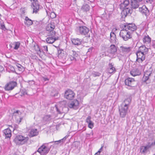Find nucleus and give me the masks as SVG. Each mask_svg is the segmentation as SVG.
<instances>
[{"instance_id":"obj_15","label":"nucleus","mask_w":155,"mask_h":155,"mask_svg":"<svg viewBox=\"0 0 155 155\" xmlns=\"http://www.w3.org/2000/svg\"><path fill=\"white\" fill-rule=\"evenodd\" d=\"M68 107L74 110H77L79 107V101L77 100H74L71 101L69 104Z\"/></svg>"},{"instance_id":"obj_4","label":"nucleus","mask_w":155,"mask_h":155,"mask_svg":"<svg viewBox=\"0 0 155 155\" xmlns=\"http://www.w3.org/2000/svg\"><path fill=\"white\" fill-rule=\"evenodd\" d=\"M75 31L78 35H86L88 33L89 29L85 26L80 25L76 27Z\"/></svg>"},{"instance_id":"obj_48","label":"nucleus","mask_w":155,"mask_h":155,"mask_svg":"<svg viewBox=\"0 0 155 155\" xmlns=\"http://www.w3.org/2000/svg\"><path fill=\"white\" fill-rule=\"evenodd\" d=\"M103 147H104V145H102L101 148L99 149V150L98 151V153H100L103 150Z\"/></svg>"},{"instance_id":"obj_47","label":"nucleus","mask_w":155,"mask_h":155,"mask_svg":"<svg viewBox=\"0 0 155 155\" xmlns=\"http://www.w3.org/2000/svg\"><path fill=\"white\" fill-rule=\"evenodd\" d=\"M69 58L70 60L71 61H74V60L75 61H76V57H74L73 56H72L71 55V54H69Z\"/></svg>"},{"instance_id":"obj_5","label":"nucleus","mask_w":155,"mask_h":155,"mask_svg":"<svg viewBox=\"0 0 155 155\" xmlns=\"http://www.w3.org/2000/svg\"><path fill=\"white\" fill-rule=\"evenodd\" d=\"M48 143L43 144L38 149V152L41 155H46L49 152L50 147L47 146Z\"/></svg>"},{"instance_id":"obj_23","label":"nucleus","mask_w":155,"mask_h":155,"mask_svg":"<svg viewBox=\"0 0 155 155\" xmlns=\"http://www.w3.org/2000/svg\"><path fill=\"white\" fill-rule=\"evenodd\" d=\"M117 40L116 35L114 33L111 32L110 33V42L112 43L116 44L117 42Z\"/></svg>"},{"instance_id":"obj_26","label":"nucleus","mask_w":155,"mask_h":155,"mask_svg":"<svg viewBox=\"0 0 155 155\" xmlns=\"http://www.w3.org/2000/svg\"><path fill=\"white\" fill-rule=\"evenodd\" d=\"M91 117L90 116H88L86 120V122L88 124V127L91 129H92L94 126V123L91 120Z\"/></svg>"},{"instance_id":"obj_3","label":"nucleus","mask_w":155,"mask_h":155,"mask_svg":"<svg viewBox=\"0 0 155 155\" xmlns=\"http://www.w3.org/2000/svg\"><path fill=\"white\" fill-rule=\"evenodd\" d=\"M119 35L120 37L125 41H127L132 37L131 31L127 30L124 28L120 31Z\"/></svg>"},{"instance_id":"obj_51","label":"nucleus","mask_w":155,"mask_h":155,"mask_svg":"<svg viewBox=\"0 0 155 155\" xmlns=\"http://www.w3.org/2000/svg\"><path fill=\"white\" fill-rule=\"evenodd\" d=\"M4 70V68L2 66L0 65V72Z\"/></svg>"},{"instance_id":"obj_59","label":"nucleus","mask_w":155,"mask_h":155,"mask_svg":"<svg viewBox=\"0 0 155 155\" xmlns=\"http://www.w3.org/2000/svg\"><path fill=\"white\" fill-rule=\"evenodd\" d=\"M10 126L11 128H13L12 126L11 125V126Z\"/></svg>"},{"instance_id":"obj_53","label":"nucleus","mask_w":155,"mask_h":155,"mask_svg":"<svg viewBox=\"0 0 155 155\" xmlns=\"http://www.w3.org/2000/svg\"><path fill=\"white\" fill-rule=\"evenodd\" d=\"M92 48H90L88 49L87 52H91L92 51Z\"/></svg>"},{"instance_id":"obj_61","label":"nucleus","mask_w":155,"mask_h":155,"mask_svg":"<svg viewBox=\"0 0 155 155\" xmlns=\"http://www.w3.org/2000/svg\"><path fill=\"white\" fill-rule=\"evenodd\" d=\"M54 143H55V144H57V143H55L54 142Z\"/></svg>"},{"instance_id":"obj_36","label":"nucleus","mask_w":155,"mask_h":155,"mask_svg":"<svg viewBox=\"0 0 155 155\" xmlns=\"http://www.w3.org/2000/svg\"><path fill=\"white\" fill-rule=\"evenodd\" d=\"M69 54L74 57H77L78 56V54L75 51L73 50L70 51Z\"/></svg>"},{"instance_id":"obj_17","label":"nucleus","mask_w":155,"mask_h":155,"mask_svg":"<svg viewBox=\"0 0 155 155\" xmlns=\"http://www.w3.org/2000/svg\"><path fill=\"white\" fill-rule=\"evenodd\" d=\"M139 11L143 15L147 17L149 15V11L145 5H143L141 7H139Z\"/></svg>"},{"instance_id":"obj_38","label":"nucleus","mask_w":155,"mask_h":155,"mask_svg":"<svg viewBox=\"0 0 155 155\" xmlns=\"http://www.w3.org/2000/svg\"><path fill=\"white\" fill-rule=\"evenodd\" d=\"M123 11L122 13H123L126 16L127 14L130 13V10L128 8H126L123 9Z\"/></svg>"},{"instance_id":"obj_43","label":"nucleus","mask_w":155,"mask_h":155,"mask_svg":"<svg viewBox=\"0 0 155 155\" xmlns=\"http://www.w3.org/2000/svg\"><path fill=\"white\" fill-rule=\"evenodd\" d=\"M147 147L149 148H151L154 146H155V141L152 143L148 142L147 145Z\"/></svg>"},{"instance_id":"obj_31","label":"nucleus","mask_w":155,"mask_h":155,"mask_svg":"<svg viewBox=\"0 0 155 155\" xmlns=\"http://www.w3.org/2000/svg\"><path fill=\"white\" fill-rule=\"evenodd\" d=\"M29 133L31 137H34L38 134V131L37 129L33 128L31 129Z\"/></svg>"},{"instance_id":"obj_12","label":"nucleus","mask_w":155,"mask_h":155,"mask_svg":"<svg viewBox=\"0 0 155 155\" xmlns=\"http://www.w3.org/2000/svg\"><path fill=\"white\" fill-rule=\"evenodd\" d=\"M124 28L127 30L132 32L135 31L137 29V26L134 23H126L124 25Z\"/></svg>"},{"instance_id":"obj_28","label":"nucleus","mask_w":155,"mask_h":155,"mask_svg":"<svg viewBox=\"0 0 155 155\" xmlns=\"http://www.w3.org/2000/svg\"><path fill=\"white\" fill-rule=\"evenodd\" d=\"M130 2L128 0H125L121 3L120 5V8L121 9L128 8L127 6L129 5Z\"/></svg>"},{"instance_id":"obj_30","label":"nucleus","mask_w":155,"mask_h":155,"mask_svg":"<svg viewBox=\"0 0 155 155\" xmlns=\"http://www.w3.org/2000/svg\"><path fill=\"white\" fill-rule=\"evenodd\" d=\"M81 40L78 38H74L71 40V41L73 44L74 45H79L81 44Z\"/></svg>"},{"instance_id":"obj_18","label":"nucleus","mask_w":155,"mask_h":155,"mask_svg":"<svg viewBox=\"0 0 155 155\" xmlns=\"http://www.w3.org/2000/svg\"><path fill=\"white\" fill-rule=\"evenodd\" d=\"M120 51L124 54L128 53L131 51V49L130 47L124 45L120 46Z\"/></svg>"},{"instance_id":"obj_46","label":"nucleus","mask_w":155,"mask_h":155,"mask_svg":"<svg viewBox=\"0 0 155 155\" xmlns=\"http://www.w3.org/2000/svg\"><path fill=\"white\" fill-rule=\"evenodd\" d=\"M50 17L52 18H54L56 17V15L54 12H51L50 14Z\"/></svg>"},{"instance_id":"obj_49","label":"nucleus","mask_w":155,"mask_h":155,"mask_svg":"<svg viewBox=\"0 0 155 155\" xmlns=\"http://www.w3.org/2000/svg\"><path fill=\"white\" fill-rule=\"evenodd\" d=\"M33 155H41V154L38 152V150L36 151L33 154Z\"/></svg>"},{"instance_id":"obj_29","label":"nucleus","mask_w":155,"mask_h":155,"mask_svg":"<svg viewBox=\"0 0 155 155\" xmlns=\"http://www.w3.org/2000/svg\"><path fill=\"white\" fill-rule=\"evenodd\" d=\"M117 47L114 45H111L110 47L109 52L111 54H115L117 50Z\"/></svg>"},{"instance_id":"obj_56","label":"nucleus","mask_w":155,"mask_h":155,"mask_svg":"<svg viewBox=\"0 0 155 155\" xmlns=\"http://www.w3.org/2000/svg\"><path fill=\"white\" fill-rule=\"evenodd\" d=\"M149 1V2L151 3L153 1V0H148Z\"/></svg>"},{"instance_id":"obj_52","label":"nucleus","mask_w":155,"mask_h":155,"mask_svg":"<svg viewBox=\"0 0 155 155\" xmlns=\"http://www.w3.org/2000/svg\"><path fill=\"white\" fill-rule=\"evenodd\" d=\"M43 79L44 81H49V79L46 77H43Z\"/></svg>"},{"instance_id":"obj_40","label":"nucleus","mask_w":155,"mask_h":155,"mask_svg":"<svg viewBox=\"0 0 155 155\" xmlns=\"http://www.w3.org/2000/svg\"><path fill=\"white\" fill-rule=\"evenodd\" d=\"M94 134V133L93 130H91V132L89 134L86 133V138L87 139H89L91 138V136H93Z\"/></svg>"},{"instance_id":"obj_2","label":"nucleus","mask_w":155,"mask_h":155,"mask_svg":"<svg viewBox=\"0 0 155 155\" xmlns=\"http://www.w3.org/2000/svg\"><path fill=\"white\" fill-rule=\"evenodd\" d=\"M28 140V137H25L21 135L16 136L14 141L16 144L21 145L26 143Z\"/></svg>"},{"instance_id":"obj_14","label":"nucleus","mask_w":155,"mask_h":155,"mask_svg":"<svg viewBox=\"0 0 155 155\" xmlns=\"http://www.w3.org/2000/svg\"><path fill=\"white\" fill-rule=\"evenodd\" d=\"M75 96V93L71 90H68L65 92V97L69 100H72Z\"/></svg>"},{"instance_id":"obj_11","label":"nucleus","mask_w":155,"mask_h":155,"mask_svg":"<svg viewBox=\"0 0 155 155\" xmlns=\"http://www.w3.org/2000/svg\"><path fill=\"white\" fill-rule=\"evenodd\" d=\"M126 85L128 87L127 88L129 89H132L133 87H134V83L135 82L134 79L133 78H128L126 79L125 81Z\"/></svg>"},{"instance_id":"obj_7","label":"nucleus","mask_w":155,"mask_h":155,"mask_svg":"<svg viewBox=\"0 0 155 155\" xmlns=\"http://www.w3.org/2000/svg\"><path fill=\"white\" fill-rule=\"evenodd\" d=\"M136 66L137 67V68L133 69L130 71V74L134 77L139 76L140 75L141 73V69L143 68H140L139 65L137 64Z\"/></svg>"},{"instance_id":"obj_35","label":"nucleus","mask_w":155,"mask_h":155,"mask_svg":"<svg viewBox=\"0 0 155 155\" xmlns=\"http://www.w3.org/2000/svg\"><path fill=\"white\" fill-rule=\"evenodd\" d=\"M90 7L88 5L86 4L83 5L81 8V9L83 11L87 12L89 10Z\"/></svg>"},{"instance_id":"obj_58","label":"nucleus","mask_w":155,"mask_h":155,"mask_svg":"<svg viewBox=\"0 0 155 155\" xmlns=\"http://www.w3.org/2000/svg\"><path fill=\"white\" fill-rule=\"evenodd\" d=\"M56 94H54V95H52H52L53 96H56Z\"/></svg>"},{"instance_id":"obj_45","label":"nucleus","mask_w":155,"mask_h":155,"mask_svg":"<svg viewBox=\"0 0 155 155\" xmlns=\"http://www.w3.org/2000/svg\"><path fill=\"white\" fill-rule=\"evenodd\" d=\"M53 109L54 110H56V111L58 113L61 114V112L60 111V110L59 109V108H58L57 106L56 105H55V106L53 107Z\"/></svg>"},{"instance_id":"obj_60","label":"nucleus","mask_w":155,"mask_h":155,"mask_svg":"<svg viewBox=\"0 0 155 155\" xmlns=\"http://www.w3.org/2000/svg\"><path fill=\"white\" fill-rule=\"evenodd\" d=\"M54 142H50L49 143H53Z\"/></svg>"},{"instance_id":"obj_19","label":"nucleus","mask_w":155,"mask_h":155,"mask_svg":"<svg viewBox=\"0 0 155 155\" xmlns=\"http://www.w3.org/2000/svg\"><path fill=\"white\" fill-rule=\"evenodd\" d=\"M3 136L5 137V138H10L12 136V131L11 129L9 128L5 129L3 131Z\"/></svg>"},{"instance_id":"obj_27","label":"nucleus","mask_w":155,"mask_h":155,"mask_svg":"<svg viewBox=\"0 0 155 155\" xmlns=\"http://www.w3.org/2000/svg\"><path fill=\"white\" fill-rule=\"evenodd\" d=\"M18 112L19 111L18 110H17L16 112L14 113L13 117H15L17 122L19 124L21 122V120L22 119V117L19 116L18 114Z\"/></svg>"},{"instance_id":"obj_50","label":"nucleus","mask_w":155,"mask_h":155,"mask_svg":"<svg viewBox=\"0 0 155 155\" xmlns=\"http://www.w3.org/2000/svg\"><path fill=\"white\" fill-rule=\"evenodd\" d=\"M0 28L3 30H4V29H5V27L4 25L3 24H1Z\"/></svg>"},{"instance_id":"obj_41","label":"nucleus","mask_w":155,"mask_h":155,"mask_svg":"<svg viewBox=\"0 0 155 155\" xmlns=\"http://www.w3.org/2000/svg\"><path fill=\"white\" fill-rule=\"evenodd\" d=\"M51 119V116L50 115H46L43 117V120L45 121H48Z\"/></svg>"},{"instance_id":"obj_37","label":"nucleus","mask_w":155,"mask_h":155,"mask_svg":"<svg viewBox=\"0 0 155 155\" xmlns=\"http://www.w3.org/2000/svg\"><path fill=\"white\" fill-rule=\"evenodd\" d=\"M16 66L18 68V70L21 72L24 71V67L22 66L21 64H16Z\"/></svg>"},{"instance_id":"obj_25","label":"nucleus","mask_w":155,"mask_h":155,"mask_svg":"<svg viewBox=\"0 0 155 155\" xmlns=\"http://www.w3.org/2000/svg\"><path fill=\"white\" fill-rule=\"evenodd\" d=\"M37 49L36 50L38 51V54H40L41 52H47L48 51V47L46 45L43 46L42 47V49L41 50L38 45H37Z\"/></svg>"},{"instance_id":"obj_10","label":"nucleus","mask_w":155,"mask_h":155,"mask_svg":"<svg viewBox=\"0 0 155 155\" xmlns=\"http://www.w3.org/2000/svg\"><path fill=\"white\" fill-rule=\"evenodd\" d=\"M31 7L33 9V13H37L39 10V5L37 0H31Z\"/></svg>"},{"instance_id":"obj_34","label":"nucleus","mask_w":155,"mask_h":155,"mask_svg":"<svg viewBox=\"0 0 155 155\" xmlns=\"http://www.w3.org/2000/svg\"><path fill=\"white\" fill-rule=\"evenodd\" d=\"M149 149L146 146H141L140 147V152L142 153H145L147 152V150Z\"/></svg>"},{"instance_id":"obj_6","label":"nucleus","mask_w":155,"mask_h":155,"mask_svg":"<svg viewBox=\"0 0 155 155\" xmlns=\"http://www.w3.org/2000/svg\"><path fill=\"white\" fill-rule=\"evenodd\" d=\"M52 33H48L47 36L48 37L46 39V41L47 43L49 44H52L55 41L58 40V37H55V33L52 32Z\"/></svg>"},{"instance_id":"obj_33","label":"nucleus","mask_w":155,"mask_h":155,"mask_svg":"<svg viewBox=\"0 0 155 155\" xmlns=\"http://www.w3.org/2000/svg\"><path fill=\"white\" fill-rule=\"evenodd\" d=\"M143 41L145 44H149L151 41V38L148 35L145 36L143 38Z\"/></svg>"},{"instance_id":"obj_39","label":"nucleus","mask_w":155,"mask_h":155,"mask_svg":"<svg viewBox=\"0 0 155 155\" xmlns=\"http://www.w3.org/2000/svg\"><path fill=\"white\" fill-rule=\"evenodd\" d=\"M67 137L66 136L64 137L62 139L58 141H56L54 142L55 143H57V144H59L62 143L64 142L65 140L66 139Z\"/></svg>"},{"instance_id":"obj_9","label":"nucleus","mask_w":155,"mask_h":155,"mask_svg":"<svg viewBox=\"0 0 155 155\" xmlns=\"http://www.w3.org/2000/svg\"><path fill=\"white\" fill-rule=\"evenodd\" d=\"M128 108L122 106L119 107V110L120 116L121 118H124L128 112Z\"/></svg>"},{"instance_id":"obj_16","label":"nucleus","mask_w":155,"mask_h":155,"mask_svg":"<svg viewBox=\"0 0 155 155\" xmlns=\"http://www.w3.org/2000/svg\"><path fill=\"white\" fill-rule=\"evenodd\" d=\"M55 28V26L54 23H51L48 24L46 26V29L47 31L48 32V33H52L51 32H53L55 33V32L53 30Z\"/></svg>"},{"instance_id":"obj_13","label":"nucleus","mask_w":155,"mask_h":155,"mask_svg":"<svg viewBox=\"0 0 155 155\" xmlns=\"http://www.w3.org/2000/svg\"><path fill=\"white\" fill-rule=\"evenodd\" d=\"M152 74L151 72L150 71H147L145 73L142 78V81L147 84L150 83L151 80L150 79V77Z\"/></svg>"},{"instance_id":"obj_54","label":"nucleus","mask_w":155,"mask_h":155,"mask_svg":"<svg viewBox=\"0 0 155 155\" xmlns=\"http://www.w3.org/2000/svg\"><path fill=\"white\" fill-rule=\"evenodd\" d=\"M100 154V153L97 152L94 155H99Z\"/></svg>"},{"instance_id":"obj_22","label":"nucleus","mask_w":155,"mask_h":155,"mask_svg":"<svg viewBox=\"0 0 155 155\" xmlns=\"http://www.w3.org/2000/svg\"><path fill=\"white\" fill-rule=\"evenodd\" d=\"M131 99L130 98H127L124 101V102L122 103L121 105L124 107H127V108H128L131 102Z\"/></svg>"},{"instance_id":"obj_1","label":"nucleus","mask_w":155,"mask_h":155,"mask_svg":"<svg viewBox=\"0 0 155 155\" xmlns=\"http://www.w3.org/2000/svg\"><path fill=\"white\" fill-rule=\"evenodd\" d=\"M136 54L137 56L136 64L139 65L140 68H142L144 65L143 62L145 59L146 55L138 51L136 52Z\"/></svg>"},{"instance_id":"obj_32","label":"nucleus","mask_w":155,"mask_h":155,"mask_svg":"<svg viewBox=\"0 0 155 155\" xmlns=\"http://www.w3.org/2000/svg\"><path fill=\"white\" fill-rule=\"evenodd\" d=\"M24 23L26 25L30 26L32 24L33 22L31 19L26 16L25 19Z\"/></svg>"},{"instance_id":"obj_42","label":"nucleus","mask_w":155,"mask_h":155,"mask_svg":"<svg viewBox=\"0 0 155 155\" xmlns=\"http://www.w3.org/2000/svg\"><path fill=\"white\" fill-rule=\"evenodd\" d=\"M14 44L15 46L14 48V49L15 50L18 49L20 45V43L18 41L14 43Z\"/></svg>"},{"instance_id":"obj_8","label":"nucleus","mask_w":155,"mask_h":155,"mask_svg":"<svg viewBox=\"0 0 155 155\" xmlns=\"http://www.w3.org/2000/svg\"><path fill=\"white\" fill-rule=\"evenodd\" d=\"M17 85V83L15 81H10L5 85L4 88L5 91H11L16 87Z\"/></svg>"},{"instance_id":"obj_20","label":"nucleus","mask_w":155,"mask_h":155,"mask_svg":"<svg viewBox=\"0 0 155 155\" xmlns=\"http://www.w3.org/2000/svg\"><path fill=\"white\" fill-rule=\"evenodd\" d=\"M141 2H139L137 0H131V8L133 9H136L138 8Z\"/></svg>"},{"instance_id":"obj_55","label":"nucleus","mask_w":155,"mask_h":155,"mask_svg":"<svg viewBox=\"0 0 155 155\" xmlns=\"http://www.w3.org/2000/svg\"><path fill=\"white\" fill-rule=\"evenodd\" d=\"M152 46L155 49V43H153V45H152Z\"/></svg>"},{"instance_id":"obj_21","label":"nucleus","mask_w":155,"mask_h":155,"mask_svg":"<svg viewBox=\"0 0 155 155\" xmlns=\"http://www.w3.org/2000/svg\"><path fill=\"white\" fill-rule=\"evenodd\" d=\"M138 51L146 55L148 53V49L144 45H142L139 47Z\"/></svg>"},{"instance_id":"obj_24","label":"nucleus","mask_w":155,"mask_h":155,"mask_svg":"<svg viewBox=\"0 0 155 155\" xmlns=\"http://www.w3.org/2000/svg\"><path fill=\"white\" fill-rule=\"evenodd\" d=\"M107 71L110 74L114 73L115 71V68L114 67V64L112 63H109L108 67L107 69Z\"/></svg>"},{"instance_id":"obj_44","label":"nucleus","mask_w":155,"mask_h":155,"mask_svg":"<svg viewBox=\"0 0 155 155\" xmlns=\"http://www.w3.org/2000/svg\"><path fill=\"white\" fill-rule=\"evenodd\" d=\"M92 75L94 77L99 76L101 74L100 73L98 72H94L92 73Z\"/></svg>"},{"instance_id":"obj_57","label":"nucleus","mask_w":155,"mask_h":155,"mask_svg":"<svg viewBox=\"0 0 155 155\" xmlns=\"http://www.w3.org/2000/svg\"><path fill=\"white\" fill-rule=\"evenodd\" d=\"M11 68L12 69V71H14V70H15L14 69V68L13 67H12V68Z\"/></svg>"}]
</instances>
